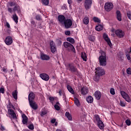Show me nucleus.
<instances>
[{"label": "nucleus", "mask_w": 131, "mask_h": 131, "mask_svg": "<svg viewBox=\"0 0 131 131\" xmlns=\"http://www.w3.org/2000/svg\"><path fill=\"white\" fill-rule=\"evenodd\" d=\"M35 95L33 93H31L29 94L28 99L30 106L31 107V108H32V109H34V110H36V109L38 108V106L37 104H36V103L33 101Z\"/></svg>", "instance_id": "f257e3e1"}, {"label": "nucleus", "mask_w": 131, "mask_h": 131, "mask_svg": "<svg viewBox=\"0 0 131 131\" xmlns=\"http://www.w3.org/2000/svg\"><path fill=\"white\" fill-rule=\"evenodd\" d=\"M101 56H99V60L101 66H106V53L103 51H100Z\"/></svg>", "instance_id": "f03ea898"}, {"label": "nucleus", "mask_w": 131, "mask_h": 131, "mask_svg": "<svg viewBox=\"0 0 131 131\" xmlns=\"http://www.w3.org/2000/svg\"><path fill=\"white\" fill-rule=\"evenodd\" d=\"M95 118L97 122V125H98L99 128H100V129H103L104 123L100 119V117H99V115H96L95 116Z\"/></svg>", "instance_id": "7ed1b4c3"}, {"label": "nucleus", "mask_w": 131, "mask_h": 131, "mask_svg": "<svg viewBox=\"0 0 131 131\" xmlns=\"http://www.w3.org/2000/svg\"><path fill=\"white\" fill-rule=\"evenodd\" d=\"M64 47L66 48V49H67L69 51H72V52H74V53H75V49L74 48V46L72 45L71 43L68 42H64L63 43Z\"/></svg>", "instance_id": "20e7f679"}, {"label": "nucleus", "mask_w": 131, "mask_h": 131, "mask_svg": "<svg viewBox=\"0 0 131 131\" xmlns=\"http://www.w3.org/2000/svg\"><path fill=\"white\" fill-rule=\"evenodd\" d=\"M120 94L122 98H123L126 102H127L128 103H130L131 99L128 94H127L126 93H125V92L123 91H120Z\"/></svg>", "instance_id": "39448f33"}, {"label": "nucleus", "mask_w": 131, "mask_h": 131, "mask_svg": "<svg viewBox=\"0 0 131 131\" xmlns=\"http://www.w3.org/2000/svg\"><path fill=\"white\" fill-rule=\"evenodd\" d=\"M113 9V4L111 2H107L104 5V10L106 12H110Z\"/></svg>", "instance_id": "423d86ee"}, {"label": "nucleus", "mask_w": 131, "mask_h": 131, "mask_svg": "<svg viewBox=\"0 0 131 131\" xmlns=\"http://www.w3.org/2000/svg\"><path fill=\"white\" fill-rule=\"evenodd\" d=\"M14 6H17L15 2H9L7 4L8 11L10 14H13V9L11 7H14Z\"/></svg>", "instance_id": "0eeeda50"}, {"label": "nucleus", "mask_w": 131, "mask_h": 131, "mask_svg": "<svg viewBox=\"0 0 131 131\" xmlns=\"http://www.w3.org/2000/svg\"><path fill=\"white\" fill-rule=\"evenodd\" d=\"M103 38L110 47H112V43L111 42V40H110L108 34L104 33L103 34Z\"/></svg>", "instance_id": "6e6552de"}, {"label": "nucleus", "mask_w": 131, "mask_h": 131, "mask_svg": "<svg viewBox=\"0 0 131 131\" xmlns=\"http://www.w3.org/2000/svg\"><path fill=\"white\" fill-rule=\"evenodd\" d=\"M95 73L97 74L98 76H102L105 74V71L102 68H97L96 69Z\"/></svg>", "instance_id": "1a4fd4ad"}, {"label": "nucleus", "mask_w": 131, "mask_h": 131, "mask_svg": "<svg viewBox=\"0 0 131 131\" xmlns=\"http://www.w3.org/2000/svg\"><path fill=\"white\" fill-rule=\"evenodd\" d=\"M63 24L64 25L66 28L68 29V28H70V27L72 26V20L70 19H66Z\"/></svg>", "instance_id": "9d476101"}, {"label": "nucleus", "mask_w": 131, "mask_h": 131, "mask_svg": "<svg viewBox=\"0 0 131 131\" xmlns=\"http://www.w3.org/2000/svg\"><path fill=\"white\" fill-rule=\"evenodd\" d=\"M92 4H93V0H85L84 7L85 9L89 10V9H91Z\"/></svg>", "instance_id": "9b49d317"}, {"label": "nucleus", "mask_w": 131, "mask_h": 131, "mask_svg": "<svg viewBox=\"0 0 131 131\" xmlns=\"http://www.w3.org/2000/svg\"><path fill=\"white\" fill-rule=\"evenodd\" d=\"M115 33L116 35H117V36L118 37H119L120 38H121L122 37L124 36V32H123V31H122V30H116L115 31Z\"/></svg>", "instance_id": "f8f14e48"}, {"label": "nucleus", "mask_w": 131, "mask_h": 131, "mask_svg": "<svg viewBox=\"0 0 131 131\" xmlns=\"http://www.w3.org/2000/svg\"><path fill=\"white\" fill-rule=\"evenodd\" d=\"M5 42L7 46H10L13 43V38L11 36H8L6 38Z\"/></svg>", "instance_id": "ddd939ff"}, {"label": "nucleus", "mask_w": 131, "mask_h": 131, "mask_svg": "<svg viewBox=\"0 0 131 131\" xmlns=\"http://www.w3.org/2000/svg\"><path fill=\"white\" fill-rule=\"evenodd\" d=\"M40 77H41V79L45 80V81H48L50 79V76H49V75L46 73L40 74Z\"/></svg>", "instance_id": "4468645a"}, {"label": "nucleus", "mask_w": 131, "mask_h": 131, "mask_svg": "<svg viewBox=\"0 0 131 131\" xmlns=\"http://www.w3.org/2000/svg\"><path fill=\"white\" fill-rule=\"evenodd\" d=\"M50 47H51V50L52 53H55V52L57 51V49L56 48V46H55V43H54V41H51L50 42Z\"/></svg>", "instance_id": "2eb2a0df"}, {"label": "nucleus", "mask_w": 131, "mask_h": 131, "mask_svg": "<svg viewBox=\"0 0 131 131\" xmlns=\"http://www.w3.org/2000/svg\"><path fill=\"white\" fill-rule=\"evenodd\" d=\"M81 94L83 96L86 95L89 93V88L86 87H83L81 89Z\"/></svg>", "instance_id": "dca6fc26"}, {"label": "nucleus", "mask_w": 131, "mask_h": 131, "mask_svg": "<svg viewBox=\"0 0 131 131\" xmlns=\"http://www.w3.org/2000/svg\"><path fill=\"white\" fill-rule=\"evenodd\" d=\"M12 10L14 13L16 11L18 14H20L21 12V9L20 8V6L18 5H15Z\"/></svg>", "instance_id": "f3484780"}, {"label": "nucleus", "mask_w": 131, "mask_h": 131, "mask_svg": "<svg viewBox=\"0 0 131 131\" xmlns=\"http://www.w3.org/2000/svg\"><path fill=\"white\" fill-rule=\"evenodd\" d=\"M67 68L70 70V71H72V72H75L77 70L75 67H74V66L71 64L68 65Z\"/></svg>", "instance_id": "a211bd4d"}, {"label": "nucleus", "mask_w": 131, "mask_h": 131, "mask_svg": "<svg viewBox=\"0 0 131 131\" xmlns=\"http://www.w3.org/2000/svg\"><path fill=\"white\" fill-rule=\"evenodd\" d=\"M8 113L10 114V115L11 116L13 119H16V114L14 112L13 110L9 109L8 110Z\"/></svg>", "instance_id": "6ab92c4d"}, {"label": "nucleus", "mask_w": 131, "mask_h": 131, "mask_svg": "<svg viewBox=\"0 0 131 131\" xmlns=\"http://www.w3.org/2000/svg\"><path fill=\"white\" fill-rule=\"evenodd\" d=\"M58 18V21L61 24H63L65 21H66V18H65V16H64L63 15H59Z\"/></svg>", "instance_id": "aec40b11"}, {"label": "nucleus", "mask_w": 131, "mask_h": 131, "mask_svg": "<svg viewBox=\"0 0 131 131\" xmlns=\"http://www.w3.org/2000/svg\"><path fill=\"white\" fill-rule=\"evenodd\" d=\"M95 97L97 100H100L101 99V96H102V94H101V92L100 91H96L94 94Z\"/></svg>", "instance_id": "412c9836"}, {"label": "nucleus", "mask_w": 131, "mask_h": 131, "mask_svg": "<svg viewBox=\"0 0 131 131\" xmlns=\"http://www.w3.org/2000/svg\"><path fill=\"white\" fill-rule=\"evenodd\" d=\"M40 58L41 60H44L46 61H48V60H50V56L44 54H41Z\"/></svg>", "instance_id": "4be33fe9"}, {"label": "nucleus", "mask_w": 131, "mask_h": 131, "mask_svg": "<svg viewBox=\"0 0 131 131\" xmlns=\"http://www.w3.org/2000/svg\"><path fill=\"white\" fill-rule=\"evenodd\" d=\"M22 118H23V123L24 124H26L27 123V121H28V119L25 114L22 115Z\"/></svg>", "instance_id": "5701e85b"}, {"label": "nucleus", "mask_w": 131, "mask_h": 131, "mask_svg": "<svg viewBox=\"0 0 131 131\" xmlns=\"http://www.w3.org/2000/svg\"><path fill=\"white\" fill-rule=\"evenodd\" d=\"M131 53V47L130 49H128L126 51V56L127 57V60H130V56H129V53Z\"/></svg>", "instance_id": "b1692460"}, {"label": "nucleus", "mask_w": 131, "mask_h": 131, "mask_svg": "<svg viewBox=\"0 0 131 131\" xmlns=\"http://www.w3.org/2000/svg\"><path fill=\"white\" fill-rule=\"evenodd\" d=\"M81 57L82 59H83V61L86 62V60H88V57L86 56V54H85V53L82 52L81 54Z\"/></svg>", "instance_id": "393cba45"}, {"label": "nucleus", "mask_w": 131, "mask_h": 131, "mask_svg": "<svg viewBox=\"0 0 131 131\" xmlns=\"http://www.w3.org/2000/svg\"><path fill=\"white\" fill-rule=\"evenodd\" d=\"M117 19L118 21H121V13H120V11H117Z\"/></svg>", "instance_id": "a878e982"}, {"label": "nucleus", "mask_w": 131, "mask_h": 131, "mask_svg": "<svg viewBox=\"0 0 131 131\" xmlns=\"http://www.w3.org/2000/svg\"><path fill=\"white\" fill-rule=\"evenodd\" d=\"M17 95L18 91H17V90H15L12 92V96L15 100H17L18 99Z\"/></svg>", "instance_id": "bb28decb"}, {"label": "nucleus", "mask_w": 131, "mask_h": 131, "mask_svg": "<svg viewBox=\"0 0 131 131\" xmlns=\"http://www.w3.org/2000/svg\"><path fill=\"white\" fill-rule=\"evenodd\" d=\"M67 88L71 94L74 95V91H73V89H72V88H71V85H67Z\"/></svg>", "instance_id": "cd10ccee"}, {"label": "nucleus", "mask_w": 131, "mask_h": 131, "mask_svg": "<svg viewBox=\"0 0 131 131\" xmlns=\"http://www.w3.org/2000/svg\"><path fill=\"white\" fill-rule=\"evenodd\" d=\"M95 29L97 31H101V30H103V26L102 25H98L95 27Z\"/></svg>", "instance_id": "c85d7f7f"}, {"label": "nucleus", "mask_w": 131, "mask_h": 131, "mask_svg": "<svg viewBox=\"0 0 131 131\" xmlns=\"http://www.w3.org/2000/svg\"><path fill=\"white\" fill-rule=\"evenodd\" d=\"M86 101L88 103H93L94 101V98L93 97L89 96L86 98Z\"/></svg>", "instance_id": "c756f323"}, {"label": "nucleus", "mask_w": 131, "mask_h": 131, "mask_svg": "<svg viewBox=\"0 0 131 131\" xmlns=\"http://www.w3.org/2000/svg\"><path fill=\"white\" fill-rule=\"evenodd\" d=\"M74 103L77 106V107H79L80 106V102H79V100L77 98H74Z\"/></svg>", "instance_id": "7c9ffc66"}, {"label": "nucleus", "mask_w": 131, "mask_h": 131, "mask_svg": "<svg viewBox=\"0 0 131 131\" xmlns=\"http://www.w3.org/2000/svg\"><path fill=\"white\" fill-rule=\"evenodd\" d=\"M83 22L84 24L86 25L89 24V23L90 22V19H89V17H85L83 19Z\"/></svg>", "instance_id": "2f4dec72"}, {"label": "nucleus", "mask_w": 131, "mask_h": 131, "mask_svg": "<svg viewBox=\"0 0 131 131\" xmlns=\"http://www.w3.org/2000/svg\"><path fill=\"white\" fill-rule=\"evenodd\" d=\"M60 103L57 102L54 105V108L55 109H56V110H57V111H59V110H60Z\"/></svg>", "instance_id": "473e14b6"}, {"label": "nucleus", "mask_w": 131, "mask_h": 131, "mask_svg": "<svg viewBox=\"0 0 131 131\" xmlns=\"http://www.w3.org/2000/svg\"><path fill=\"white\" fill-rule=\"evenodd\" d=\"M12 18H13V20H14V21L15 22V23H18V17L16 14H14L13 15Z\"/></svg>", "instance_id": "72a5a7b5"}, {"label": "nucleus", "mask_w": 131, "mask_h": 131, "mask_svg": "<svg viewBox=\"0 0 131 131\" xmlns=\"http://www.w3.org/2000/svg\"><path fill=\"white\" fill-rule=\"evenodd\" d=\"M65 115L69 120H72V117L71 116V114H70V113L67 112L66 113Z\"/></svg>", "instance_id": "f704fd0d"}, {"label": "nucleus", "mask_w": 131, "mask_h": 131, "mask_svg": "<svg viewBox=\"0 0 131 131\" xmlns=\"http://www.w3.org/2000/svg\"><path fill=\"white\" fill-rule=\"evenodd\" d=\"M67 41L71 42V43H74V42H75V40H74V39H73V38H71V37L67 38Z\"/></svg>", "instance_id": "c9c22d12"}, {"label": "nucleus", "mask_w": 131, "mask_h": 131, "mask_svg": "<svg viewBox=\"0 0 131 131\" xmlns=\"http://www.w3.org/2000/svg\"><path fill=\"white\" fill-rule=\"evenodd\" d=\"M100 76L98 75V74H96L94 78V80H95V81H99V79H100Z\"/></svg>", "instance_id": "e433bc0d"}, {"label": "nucleus", "mask_w": 131, "mask_h": 131, "mask_svg": "<svg viewBox=\"0 0 131 131\" xmlns=\"http://www.w3.org/2000/svg\"><path fill=\"white\" fill-rule=\"evenodd\" d=\"M28 127L29 129H31V130H33V129H34V126L33 125V124H29L28 125Z\"/></svg>", "instance_id": "4c0bfd02"}, {"label": "nucleus", "mask_w": 131, "mask_h": 131, "mask_svg": "<svg viewBox=\"0 0 131 131\" xmlns=\"http://www.w3.org/2000/svg\"><path fill=\"white\" fill-rule=\"evenodd\" d=\"M110 94L113 95H115V90L114 89V88H111L110 89Z\"/></svg>", "instance_id": "58836bf2"}, {"label": "nucleus", "mask_w": 131, "mask_h": 131, "mask_svg": "<svg viewBox=\"0 0 131 131\" xmlns=\"http://www.w3.org/2000/svg\"><path fill=\"white\" fill-rule=\"evenodd\" d=\"M93 20H94V22H97V23L101 22V20H100V19H99V18H98L97 17H94L93 18Z\"/></svg>", "instance_id": "ea45409f"}, {"label": "nucleus", "mask_w": 131, "mask_h": 131, "mask_svg": "<svg viewBox=\"0 0 131 131\" xmlns=\"http://www.w3.org/2000/svg\"><path fill=\"white\" fill-rule=\"evenodd\" d=\"M127 16L129 20H131V12L127 11Z\"/></svg>", "instance_id": "a19ab883"}, {"label": "nucleus", "mask_w": 131, "mask_h": 131, "mask_svg": "<svg viewBox=\"0 0 131 131\" xmlns=\"http://www.w3.org/2000/svg\"><path fill=\"white\" fill-rule=\"evenodd\" d=\"M42 3L43 5L48 6V5H49V0H42Z\"/></svg>", "instance_id": "79ce46f5"}, {"label": "nucleus", "mask_w": 131, "mask_h": 131, "mask_svg": "<svg viewBox=\"0 0 131 131\" xmlns=\"http://www.w3.org/2000/svg\"><path fill=\"white\" fill-rule=\"evenodd\" d=\"M125 123H126V124H127L128 125V126H129V125H130V120L129 119H127L126 121H125Z\"/></svg>", "instance_id": "37998d69"}, {"label": "nucleus", "mask_w": 131, "mask_h": 131, "mask_svg": "<svg viewBox=\"0 0 131 131\" xmlns=\"http://www.w3.org/2000/svg\"><path fill=\"white\" fill-rule=\"evenodd\" d=\"M5 93V88L4 87H1L0 88V94H4Z\"/></svg>", "instance_id": "c03bdc74"}, {"label": "nucleus", "mask_w": 131, "mask_h": 131, "mask_svg": "<svg viewBox=\"0 0 131 131\" xmlns=\"http://www.w3.org/2000/svg\"><path fill=\"white\" fill-rule=\"evenodd\" d=\"M126 73L127 74H129V75H131V69L130 68H128L126 69Z\"/></svg>", "instance_id": "a18cd8bd"}, {"label": "nucleus", "mask_w": 131, "mask_h": 131, "mask_svg": "<svg viewBox=\"0 0 131 131\" xmlns=\"http://www.w3.org/2000/svg\"><path fill=\"white\" fill-rule=\"evenodd\" d=\"M47 114V112L46 111H42L40 113L41 116H43Z\"/></svg>", "instance_id": "49530a36"}, {"label": "nucleus", "mask_w": 131, "mask_h": 131, "mask_svg": "<svg viewBox=\"0 0 131 131\" xmlns=\"http://www.w3.org/2000/svg\"><path fill=\"white\" fill-rule=\"evenodd\" d=\"M120 105L122 106V107H125V103L123 101H120Z\"/></svg>", "instance_id": "de8ad7c7"}, {"label": "nucleus", "mask_w": 131, "mask_h": 131, "mask_svg": "<svg viewBox=\"0 0 131 131\" xmlns=\"http://www.w3.org/2000/svg\"><path fill=\"white\" fill-rule=\"evenodd\" d=\"M49 100L51 101V102H52V103L53 104V101H54V100H55V98L54 97H50Z\"/></svg>", "instance_id": "09e8293b"}, {"label": "nucleus", "mask_w": 131, "mask_h": 131, "mask_svg": "<svg viewBox=\"0 0 131 131\" xmlns=\"http://www.w3.org/2000/svg\"><path fill=\"white\" fill-rule=\"evenodd\" d=\"M62 9L63 10H66V9H67V6H66V5L64 4L62 7Z\"/></svg>", "instance_id": "8fccbe9b"}, {"label": "nucleus", "mask_w": 131, "mask_h": 131, "mask_svg": "<svg viewBox=\"0 0 131 131\" xmlns=\"http://www.w3.org/2000/svg\"><path fill=\"white\" fill-rule=\"evenodd\" d=\"M66 35H70V31H67L65 32Z\"/></svg>", "instance_id": "3c124183"}, {"label": "nucleus", "mask_w": 131, "mask_h": 131, "mask_svg": "<svg viewBox=\"0 0 131 131\" xmlns=\"http://www.w3.org/2000/svg\"><path fill=\"white\" fill-rule=\"evenodd\" d=\"M58 93H59V96L63 95V90H59Z\"/></svg>", "instance_id": "603ef678"}, {"label": "nucleus", "mask_w": 131, "mask_h": 131, "mask_svg": "<svg viewBox=\"0 0 131 131\" xmlns=\"http://www.w3.org/2000/svg\"><path fill=\"white\" fill-rule=\"evenodd\" d=\"M36 20H40V16L39 15L36 16Z\"/></svg>", "instance_id": "864d4df0"}, {"label": "nucleus", "mask_w": 131, "mask_h": 131, "mask_svg": "<svg viewBox=\"0 0 131 131\" xmlns=\"http://www.w3.org/2000/svg\"><path fill=\"white\" fill-rule=\"evenodd\" d=\"M68 3L70 6L71 5V4H72V0H68Z\"/></svg>", "instance_id": "5fc2aeb1"}, {"label": "nucleus", "mask_w": 131, "mask_h": 131, "mask_svg": "<svg viewBox=\"0 0 131 131\" xmlns=\"http://www.w3.org/2000/svg\"><path fill=\"white\" fill-rule=\"evenodd\" d=\"M3 72H5V73H7V69L5 68H3L2 69Z\"/></svg>", "instance_id": "6e6d98bb"}, {"label": "nucleus", "mask_w": 131, "mask_h": 131, "mask_svg": "<svg viewBox=\"0 0 131 131\" xmlns=\"http://www.w3.org/2000/svg\"><path fill=\"white\" fill-rule=\"evenodd\" d=\"M55 122H56V119H53L51 120V123H55Z\"/></svg>", "instance_id": "4d7b16f0"}, {"label": "nucleus", "mask_w": 131, "mask_h": 131, "mask_svg": "<svg viewBox=\"0 0 131 131\" xmlns=\"http://www.w3.org/2000/svg\"><path fill=\"white\" fill-rule=\"evenodd\" d=\"M6 26L8 28H10V24H9V23H7Z\"/></svg>", "instance_id": "13d9d810"}, {"label": "nucleus", "mask_w": 131, "mask_h": 131, "mask_svg": "<svg viewBox=\"0 0 131 131\" xmlns=\"http://www.w3.org/2000/svg\"><path fill=\"white\" fill-rule=\"evenodd\" d=\"M0 129H1L2 130H5V127L1 125V127H0Z\"/></svg>", "instance_id": "bf43d9fd"}, {"label": "nucleus", "mask_w": 131, "mask_h": 131, "mask_svg": "<svg viewBox=\"0 0 131 131\" xmlns=\"http://www.w3.org/2000/svg\"><path fill=\"white\" fill-rule=\"evenodd\" d=\"M111 31H112V32H114V31H115V30L114 29H112L111 30Z\"/></svg>", "instance_id": "052dcab7"}, {"label": "nucleus", "mask_w": 131, "mask_h": 131, "mask_svg": "<svg viewBox=\"0 0 131 131\" xmlns=\"http://www.w3.org/2000/svg\"><path fill=\"white\" fill-rule=\"evenodd\" d=\"M55 125L56 126H57V125H58V122H55Z\"/></svg>", "instance_id": "680f3d73"}, {"label": "nucleus", "mask_w": 131, "mask_h": 131, "mask_svg": "<svg viewBox=\"0 0 131 131\" xmlns=\"http://www.w3.org/2000/svg\"><path fill=\"white\" fill-rule=\"evenodd\" d=\"M78 1H79V2H81V1H82V0H78Z\"/></svg>", "instance_id": "e2e57ef3"}, {"label": "nucleus", "mask_w": 131, "mask_h": 131, "mask_svg": "<svg viewBox=\"0 0 131 131\" xmlns=\"http://www.w3.org/2000/svg\"><path fill=\"white\" fill-rule=\"evenodd\" d=\"M11 71H13V70H11Z\"/></svg>", "instance_id": "0e129e2a"}]
</instances>
